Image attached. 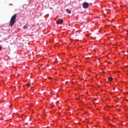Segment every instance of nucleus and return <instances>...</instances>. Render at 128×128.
Segmentation results:
<instances>
[{
    "label": "nucleus",
    "mask_w": 128,
    "mask_h": 128,
    "mask_svg": "<svg viewBox=\"0 0 128 128\" xmlns=\"http://www.w3.org/2000/svg\"><path fill=\"white\" fill-rule=\"evenodd\" d=\"M16 16L17 14H15L12 17L10 21V25L11 27H12L14 23L16 22Z\"/></svg>",
    "instance_id": "1"
},
{
    "label": "nucleus",
    "mask_w": 128,
    "mask_h": 128,
    "mask_svg": "<svg viewBox=\"0 0 128 128\" xmlns=\"http://www.w3.org/2000/svg\"><path fill=\"white\" fill-rule=\"evenodd\" d=\"M83 7L85 8H87L88 7V4L87 2H85L83 3L82 4Z\"/></svg>",
    "instance_id": "2"
},
{
    "label": "nucleus",
    "mask_w": 128,
    "mask_h": 128,
    "mask_svg": "<svg viewBox=\"0 0 128 128\" xmlns=\"http://www.w3.org/2000/svg\"><path fill=\"white\" fill-rule=\"evenodd\" d=\"M63 22L62 19H59L56 21V23L57 24H61Z\"/></svg>",
    "instance_id": "3"
},
{
    "label": "nucleus",
    "mask_w": 128,
    "mask_h": 128,
    "mask_svg": "<svg viewBox=\"0 0 128 128\" xmlns=\"http://www.w3.org/2000/svg\"><path fill=\"white\" fill-rule=\"evenodd\" d=\"M28 27V25L27 24H26L23 27V28L24 29H25L27 28Z\"/></svg>",
    "instance_id": "4"
},
{
    "label": "nucleus",
    "mask_w": 128,
    "mask_h": 128,
    "mask_svg": "<svg viewBox=\"0 0 128 128\" xmlns=\"http://www.w3.org/2000/svg\"><path fill=\"white\" fill-rule=\"evenodd\" d=\"M108 80L109 81H111L113 79V78L111 77H110L108 78Z\"/></svg>",
    "instance_id": "5"
},
{
    "label": "nucleus",
    "mask_w": 128,
    "mask_h": 128,
    "mask_svg": "<svg viewBox=\"0 0 128 128\" xmlns=\"http://www.w3.org/2000/svg\"><path fill=\"white\" fill-rule=\"evenodd\" d=\"M66 11H68V12L69 14H70L71 12L68 9H67L66 10Z\"/></svg>",
    "instance_id": "6"
},
{
    "label": "nucleus",
    "mask_w": 128,
    "mask_h": 128,
    "mask_svg": "<svg viewBox=\"0 0 128 128\" xmlns=\"http://www.w3.org/2000/svg\"><path fill=\"white\" fill-rule=\"evenodd\" d=\"M30 84H30L29 83H28V84H26V85L28 87H29L30 86Z\"/></svg>",
    "instance_id": "7"
},
{
    "label": "nucleus",
    "mask_w": 128,
    "mask_h": 128,
    "mask_svg": "<svg viewBox=\"0 0 128 128\" xmlns=\"http://www.w3.org/2000/svg\"><path fill=\"white\" fill-rule=\"evenodd\" d=\"M2 48V47L0 46V51L1 50Z\"/></svg>",
    "instance_id": "8"
},
{
    "label": "nucleus",
    "mask_w": 128,
    "mask_h": 128,
    "mask_svg": "<svg viewBox=\"0 0 128 128\" xmlns=\"http://www.w3.org/2000/svg\"><path fill=\"white\" fill-rule=\"evenodd\" d=\"M127 52H128V50H127Z\"/></svg>",
    "instance_id": "9"
}]
</instances>
